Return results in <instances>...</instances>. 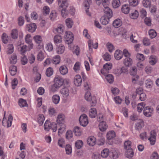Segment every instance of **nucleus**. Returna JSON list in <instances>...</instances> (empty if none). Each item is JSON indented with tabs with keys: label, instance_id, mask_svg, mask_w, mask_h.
<instances>
[{
	"label": "nucleus",
	"instance_id": "21",
	"mask_svg": "<svg viewBox=\"0 0 159 159\" xmlns=\"http://www.w3.org/2000/svg\"><path fill=\"white\" fill-rule=\"evenodd\" d=\"M125 155L126 157L130 158L134 156V152L132 148L126 149Z\"/></svg>",
	"mask_w": 159,
	"mask_h": 159
},
{
	"label": "nucleus",
	"instance_id": "4",
	"mask_svg": "<svg viewBox=\"0 0 159 159\" xmlns=\"http://www.w3.org/2000/svg\"><path fill=\"white\" fill-rule=\"evenodd\" d=\"M79 121L81 126L83 127L86 126L89 123L88 116L84 114L82 115L79 118Z\"/></svg>",
	"mask_w": 159,
	"mask_h": 159
},
{
	"label": "nucleus",
	"instance_id": "60",
	"mask_svg": "<svg viewBox=\"0 0 159 159\" xmlns=\"http://www.w3.org/2000/svg\"><path fill=\"white\" fill-rule=\"evenodd\" d=\"M66 154H70L71 153L72 149L71 146L69 144H67L65 147Z\"/></svg>",
	"mask_w": 159,
	"mask_h": 159
},
{
	"label": "nucleus",
	"instance_id": "11",
	"mask_svg": "<svg viewBox=\"0 0 159 159\" xmlns=\"http://www.w3.org/2000/svg\"><path fill=\"white\" fill-rule=\"evenodd\" d=\"M65 117L64 115L62 114H59L57 119V122L59 125L65 124Z\"/></svg>",
	"mask_w": 159,
	"mask_h": 159
},
{
	"label": "nucleus",
	"instance_id": "12",
	"mask_svg": "<svg viewBox=\"0 0 159 159\" xmlns=\"http://www.w3.org/2000/svg\"><path fill=\"white\" fill-rule=\"evenodd\" d=\"M105 16L108 18H111L113 16V13L112 10L108 6H106L104 9Z\"/></svg>",
	"mask_w": 159,
	"mask_h": 159
},
{
	"label": "nucleus",
	"instance_id": "3",
	"mask_svg": "<svg viewBox=\"0 0 159 159\" xmlns=\"http://www.w3.org/2000/svg\"><path fill=\"white\" fill-rule=\"evenodd\" d=\"M85 98L86 100L88 101H92L91 103V107L94 106L96 105L97 102L96 98L95 97H92L89 92L87 91L85 95Z\"/></svg>",
	"mask_w": 159,
	"mask_h": 159
},
{
	"label": "nucleus",
	"instance_id": "31",
	"mask_svg": "<svg viewBox=\"0 0 159 159\" xmlns=\"http://www.w3.org/2000/svg\"><path fill=\"white\" fill-rule=\"evenodd\" d=\"M18 104L20 107H24L28 106V104L26 101L22 98H20L19 99Z\"/></svg>",
	"mask_w": 159,
	"mask_h": 159
},
{
	"label": "nucleus",
	"instance_id": "52",
	"mask_svg": "<svg viewBox=\"0 0 159 159\" xmlns=\"http://www.w3.org/2000/svg\"><path fill=\"white\" fill-rule=\"evenodd\" d=\"M88 43L89 48V52L91 53L93 52L92 47H93V41L92 40H89L88 41Z\"/></svg>",
	"mask_w": 159,
	"mask_h": 159
},
{
	"label": "nucleus",
	"instance_id": "46",
	"mask_svg": "<svg viewBox=\"0 0 159 159\" xmlns=\"http://www.w3.org/2000/svg\"><path fill=\"white\" fill-rule=\"evenodd\" d=\"M83 143L82 140H78L75 143V147L78 149H80L83 146Z\"/></svg>",
	"mask_w": 159,
	"mask_h": 159
},
{
	"label": "nucleus",
	"instance_id": "53",
	"mask_svg": "<svg viewBox=\"0 0 159 159\" xmlns=\"http://www.w3.org/2000/svg\"><path fill=\"white\" fill-rule=\"evenodd\" d=\"M145 84L146 87L150 88L152 87L153 84V83L150 79H148L145 81Z\"/></svg>",
	"mask_w": 159,
	"mask_h": 159
},
{
	"label": "nucleus",
	"instance_id": "40",
	"mask_svg": "<svg viewBox=\"0 0 159 159\" xmlns=\"http://www.w3.org/2000/svg\"><path fill=\"white\" fill-rule=\"evenodd\" d=\"M106 76V79L107 81L109 83H112L114 81V77L111 74H106L104 75Z\"/></svg>",
	"mask_w": 159,
	"mask_h": 159
},
{
	"label": "nucleus",
	"instance_id": "17",
	"mask_svg": "<svg viewBox=\"0 0 159 159\" xmlns=\"http://www.w3.org/2000/svg\"><path fill=\"white\" fill-rule=\"evenodd\" d=\"M96 141V139L94 136H91L88 138L87 142L89 145L93 146L95 145Z\"/></svg>",
	"mask_w": 159,
	"mask_h": 159
},
{
	"label": "nucleus",
	"instance_id": "59",
	"mask_svg": "<svg viewBox=\"0 0 159 159\" xmlns=\"http://www.w3.org/2000/svg\"><path fill=\"white\" fill-rule=\"evenodd\" d=\"M13 120V117L11 114H10L8 117V120L7 122V127H10L12 124V121Z\"/></svg>",
	"mask_w": 159,
	"mask_h": 159
},
{
	"label": "nucleus",
	"instance_id": "5",
	"mask_svg": "<svg viewBox=\"0 0 159 159\" xmlns=\"http://www.w3.org/2000/svg\"><path fill=\"white\" fill-rule=\"evenodd\" d=\"M153 109L150 106H146L144 108L143 110L144 115L147 117H149L152 116L153 112Z\"/></svg>",
	"mask_w": 159,
	"mask_h": 159
},
{
	"label": "nucleus",
	"instance_id": "47",
	"mask_svg": "<svg viewBox=\"0 0 159 159\" xmlns=\"http://www.w3.org/2000/svg\"><path fill=\"white\" fill-rule=\"evenodd\" d=\"M139 16V13L136 10H135L130 14V17L133 19H136Z\"/></svg>",
	"mask_w": 159,
	"mask_h": 159
},
{
	"label": "nucleus",
	"instance_id": "27",
	"mask_svg": "<svg viewBox=\"0 0 159 159\" xmlns=\"http://www.w3.org/2000/svg\"><path fill=\"white\" fill-rule=\"evenodd\" d=\"M156 135L152 133V132H151L150 136L148 140H149L150 144L151 145H154L156 141Z\"/></svg>",
	"mask_w": 159,
	"mask_h": 159
},
{
	"label": "nucleus",
	"instance_id": "25",
	"mask_svg": "<svg viewBox=\"0 0 159 159\" xmlns=\"http://www.w3.org/2000/svg\"><path fill=\"white\" fill-rule=\"evenodd\" d=\"M110 18L104 16L102 17L100 19V21L101 23L103 25H106L108 24L109 21V19Z\"/></svg>",
	"mask_w": 159,
	"mask_h": 159
},
{
	"label": "nucleus",
	"instance_id": "16",
	"mask_svg": "<svg viewBox=\"0 0 159 159\" xmlns=\"http://www.w3.org/2000/svg\"><path fill=\"white\" fill-rule=\"evenodd\" d=\"M27 27L28 31L31 33L34 32L36 28V26L34 23H31L30 24L27 25Z\"/></svg>",
	"mask_w": 159,
	"mask_h": 159
},
{
	"label": "nucleus",
	"instance_id": "29",
	"mask_svg": "<svg viewBox=\"0 0 159 159\" xmlns=\"http://www.w3.org/2000/svg\"><path fill=\"white\" fill-rule=\"evenodd\" d=\"M74 131L76 136H80L81 135L82 130L80 127L75 126L74 128Z\"/></svg>",
	"mask_w": 159,
	"mask_h": 159
},
{
	"label": "nucleus",
	"instance_id": "9",
	"mask_svg": "<svg viewBox=\"0 0 159 159\" xmlns=\"http://www.w3.org/2000/svg\"><path fill=\"white\" fill-rule=\"evenodd\" d=\"M70 87H65L61 89L60 90V93L62 96L65 98L69 96L70 93Z\"/></svg>",
	"mask_w": 159,
	"mask_h": 159
},
{
	"label": "nucleus",
	"instance_id": "1",
	"mask_svg": "<svg viewBox=\"0 0 159 159\" xmlns=\"http://www.w3.org/2000/svg\"><path fill=\"white\" fill-rule=\"evenodd\" d=\"M54 84L50 87V91L54 92L57 91L58 89L63 84L64 80L60 76L57 75L54 78Z\"/></svg>",
	"mask_w": 159,
	"mask_h": 159
},
{
	"label": "nucleus",
	"instance_id": "63",
	"mask_svg": "<svg viewBox=\"0 0 159 159\" xmlns=\"http://www.w3.org/2000/svg\"><path fill=\"white\" fill-rule=\"evenodd\" d=\"M107 47L110 52H112L114 50V47L113 44L110 43H108L107 44Z\"/></svg>",
	"mask_w": 159,
	"mask_h": 159
},
{
	"label": "nucleus",
	"instance_id": "43",
	"mask_svg": "<svg viewBox=\"0 0 159 159\" xmlns=\"http://www.w3.org/2000/svg\"><path fill=\"white\" fill-rule=\"evenodd\" d=\"M17 57L15 54H13L10 59V62L12 64H15L17 61Z\"/></svg>",
	"mask_w": 159,
	"mask_h": 159
},
{
	"label": "nucleus",
	"instance_id": "55",
	"mask_svg": "<svg viewBox=\"0 0 159 159\" xmlns=\"http://www.w3.org/2000/svg\"><path fill=\"white\" fill-rule=\"evenodd\" d=\"M57 15V14L56 11H52L50 14V18L51 20H53L56 18Z\"/></svg>",
	"mask_w": 159,
	"mask_h": 159
},
{
	"label": "nucleus",
	"instance_id": "56",
	"mask_svg": "<svg viewBox=\"0 0 159 159\" xmlns=\"http://www.w3.org/2000/svg\"><path fill=\"white\" fill-rule=\"evenodd\" d=\"M24 23V17L22 16H20L18 19V25L20 26H22Z\"/></svg>",
	"mask_w": 159,
	"mask_h": 159
},
{
	"label": "nucleus",
	"instance_id": "19",
	"mask_svg": "<svg viewBox=\"0 0 159 159\" xmlns=\"http://www.w3.org/2000/svg\"><path fill=\"white\" fill-rule=\"evenodd\" d=\"M10 75L12 76L15 75L17 71V68L16 66L12 65L9 67V70Z\"/></svg>",
	"mask_w": 159,
	"mask_h": 159
},
{
	"label": "nucleus",
	"instance_id": "30",
	"mask_svg": "<svg viewBox=\"0 0 159 159\" xmlns=\"http://www.w3.org/2000/svg\"><path fill=\"white\" fill-rule=\"evenodd\" d=\"M59 71L62 75H65L68 72V69L65 66H61L59 68Z\"/></svg>",
	"mask_w": 159,
	"mask_h": 159
},
{
	"label": "nucleus",
	"instance_id": "44",
	"mask_svg": "<svg viewBox=\"0 0 159 159\" xmlns=\"http://www.w3.org/2000/svg\"><path fill=\"white\" fill-rule=\"evenodd\" d=\"M13 51L14 47L13 45L12 44L8 45L7 52V54H11L13 52Z\"/></svg>",
	"mask_w": 159,
	"mask_h": 159
},
{
	"label": "nucleus",
	"instance_id": "32",
	"mask_svg": "<svg viewBox=\"0 0 159 159\" xmlns=\"http://www.w3.org/2000/svg\"><path fill=\"white\" fill-rule=\"evenodd\" d=\"M130 10V8L128 5L125 4L123 5L121 8V11L123 13L127 14L129 13Z\"/></svg>",
	"mask_w": 159,
	"mask_h": 159
},
{
	"label": "nucleus",
	"instance_id": "15",
	"mask_svg": "<svg viewBox=\"0 0 159 159\" xmlns=\"http://www.w3.org/2000/svg\"><path fill=\"white\" fill-rule=\"evenodd\" d=\"M59 6L61 8L67 7L69 3L67 0H57Z\"/></svg>",
	"mask_w": 159,
	"mask_h": 159
},
{
	"label": "nucleus",
	"instance_id": "34",
	"mask_svg": "<svg viewBox=\"0 0 159 159\" xmlns=\"http://www.w3.org/2000/svg\"><path fill=\"white\" fill-rule=\"evenodd\" d=\"M65 50L64 46L61 44L57 48V52L58 54H61L64 52Z\"/></svg>",
	"mask_w": 159,
	"mask_h": 159
},
{
	"label": "nucleus",
	"instance_id": "36",
	"mask_svg": "<svg viewBox=\"0 0 159 159\" xmlns=\"http://www.w3.org/2000/svg\"><path fill=\"white\" fill-rule=\"evenodd\" d=\"M122 24V22L120 19H116L114 21L113 25L115 27L117 28L121 26Z\"/></svg>",
	"mask_w": 159,
	"mask_h": 159
},
{
	"label": "nucleus",
	"instance_id": "20",
	"mask_svg": "<svg viewBox=\"0 0 159 159\" xmlns=\"http://www.w3.org/2000/svg\"><path fill=\"white\" fill-rule=\"evenodd\" d=\"M64 29V27L63 25L59 24L58 25L57 27L54 30L57 33L61 34L63 32Z\"/></svg>",
	"mask_w": 159,
	"mask_h": 159
},
{
	"label": "nucleus",
	"instance_id": "38",
	"mask_svg": "<svg viewBox=\"0 0 159 159\" xmlns=\"http://www.w3.org/2000/svg\"><path fill=\"white\" fill-rule=\"evenodd\" d=\"M109 154V149L107 148H105L102 151L101 155L102 157L106 158L108 157Z\"/></svg>",
	"mask_w": 159,
	"mask_h": 159
},
{
	"label": "nucleus",
	"instance_id": "23",
	"mask_svg": "<svg viewBox=\"0 0 159 159\" xmlns=\"http://www.w3.org/2000/svg\"><path fill=\"white\" fill-rule=\"evenodd\" d=\"M99 126L100 130L102 131H104L106 130L107 127L106 122L104 121H102L100 123Z\"/></svg>",
	"mask_w": 159,
	"mask_h": 159
},
{
	"label": "nucleus",
	"instance_id": "42",
	"mask_svg": "<svg viewBox=\"0 0 159 159\" xmlns=\"http://www.w3.org/2000/svg\"><path fill=\"white\" fill-rule=\"evenodd\" d=\"M59 128L58 129V134L60 135L62 134L63 131L65 130L66 126L65 124L59 125Z\"/></svg>",
	"mask_w": 159,
	"mask_h": 159
},
{
	"label": "nucleus",
	"instance_id": "51",
	"mask_svg": "<svg viewBox=\"0 0 159 159\" xmlns=\"http://www.w3.org/2000/svg\"><path fill=\"white\" fill-rule=\"evenodd\" d=\"M149 34L151 39L155 38L157 36V33L154 30H151L148 32Z\"/></svg>",
	"mask_w": 159,
	"mask_h": 159
},
{
	"label": "nucleus",
	"instance_id": "7",
	"mask_svg": "<svg viewBox=\"0 0 159 159\" xmlns=\"http://www.w3.org/2000/svg\"><path fill=\"white\" fill-rule=\"evenodd\" d=\"M112 66L111 63H107L104 65L103 68L101 70L102 74L104 75H106L109 72V70L111 69Z\"/></svg>",
	"mask_w": 159,
	"mask_h": 159
},
{
	"label": "nucleus",
	"instance_id": "8",
	"mask_svg": "<svg viewBox=\"0 0 159 159\" xmlns=\"http://www.w3.org/2000/svg\"><path fill=\"white\" fill-rule=\"evenodd\" d=\"M65 38L67 43L68 44H70L72 43L73 40V35L70 32H66Z\"/></svg>",
	"mask_w": 159,
	"mask_h": 159
},
{
	"label": "nucleus",
	"instance_id": "13",
	"mask_svg": "<svg viewBox=\"0 0 159 159\" xmlns=\"http://www.w3.org/2000/svg\"><path fill=\"white\" fill-rule=\"evenodd\" d=\"M144 126V123L142 120H140L135 124V129L138 131H140Z\"/></svg>",
	"mask_w": 159,
	"mask_h": 159
},
{
	"label": "nucleus",
	"instance_id": "54",
	"mask_svg": "<svg viewBox=\"0 0 159 159\" xmlns=\"http://www.w3.org/2000/svg\"><path fill=\"white\" fill-rule=\"evenodd\" d=\"M129 5L131 7H135L137 6L139 3L138 0H129Z\"/></svg>",
	"mask_w": 159,
	"mask_h": 159
},
{
	"label": "nucleus",
	"instance_id": "62",
	"mask_svg": "<svg viewBox=\"0 0 159 159\" xmlns=\"http://www.w3.org/2000/svg\"><path fill=\"white\" fill-rule=\"evenodd\" d=\"M53 74L52 69L50 67L48 68L46 72V74L48 77H50Z\"/></svg>",
	"mask_w": 159,
	"mask_h": 159
},
{
	"label": "nucleus",
	"instance_id": "48",
	"mask_svg": "<svg viewBox=\"0 0 159 159\" xmlns=\"http://www.w3.org/2000/svg\"><path fill=\"white\" fill-rule=\"evenodd\" d=\"M142 3L144 7L148 8L150 7L151 5V0H143Z\"/></svg>",
	"mask_w": 159,
	"mask_h": 159
},
{
	"label": "nucleus",
	"instance_id": "57",
	"mask_svg": "<svg viewBox=\"0 0 159 159\" xmlns=\"http://www.w3.org/2000/svg\"><path fill=\"white\" fill-rule=\"evenodd\" d=\"M131 142L130 141H126L124 143V146L125 149H129L131 148Z\"/></svg>",
	"mask_w": 159,
	"mask_h": 159
},
{
	"label": "nucleus",
	"instance_id": "58",
	"mask_svg": "<svg viewBox=\"0 0 159 159\" xmlns=\"http://www.w3.org/2000/svg\"><path fill=\"white\" fill-rule=\"evenodd\" d=\"M73 137L72 132L70 130H68L67 131L66 134V139H70Z\"/></svg>",
	"mask_w": 159,
	"mask_h": 159
},
{
	"label": "nucleus",
	"instance_id": "35",
	"mask_svg": "<svg viewBox=\"0 0 159 159\" xmlns=\"http://www.w3.org/2000/svg\"><path fill=\"white\" fill-rule=\"evenodd\" d=\"M60 100V97L57 94L54 95L52 97V102L55 104H57L58 103Z\"/></svg>",
	"mask_w": 159,
	"mask_h": 159
},
{
	"label": "nucleus",
	"instance_id": "37",
	"mask_svg": "<svg viewBox=\"0 0 159 159\" xmlns=\"http://www.w3.org/2000/svg\"><path fill=\"white\" fill-rule=\"evenodd\" d=\"M65 22L66 25L68 28H72L73 25V22L71 19L68 18L66 19Z\"/></svg>",
	"mask_w": 159,
	"mask_h": 159
},
{
	"label": "nucleus",
	"instance_id": "33",
	"mask_svg": "<svg viewBox=\"0 0 159 159\" xmlns=\"http://www.w3.org/2000/svg\"><path fill=\"white\" fill-rule=\"evenodd\" d=\"M45 118L43 114H39V115L38 118V122L39 125H42L44 121Z\"/></svg>",
	"mask_w": 159,
	"mask_h": 159
},
{
	"label": "nucleus",
	"instance_id": "22",
	"mask_svg": "<svg viewBox=\"0 0 159 159\" xmlns=\"http://www.w3.org/2000/svg\"><path fill=\"white\" fill-rule=\"evenodd\" d=\"M132 63V60L130 57H126L124 60V63L126 66L129 67L131 66Z\"/></svg>",
	"mask_w": 159,
	"mask_h": 159
},
{
	"label": "nucleus",
	"instance_id": "39",
	"mask_svg": "<svg viewBox=\"0 0 159 159\" xmlns=\"http://www.w3.org/2000/svg\"><path fill=\"white\" fill-rule=\"evenodd\" d=\"M115 136V132L113 131L108 132L106 135L107 138L108 140L114 138Z\"/></svg>",
	"mask_w": 159,
	"mask_h": 159
},
{
	"label": "nucleus",
	"instance_id": "14",
	"mask_svg": "<svg viewBox=\"0 0 159 159\" xmlns=\"http://www.w3.org/2000/svg\"><path fill=\"white\" fill-rule=\"evenodd\" d=\"M82 82V80L80 75H76L74 79V83L75 85L77 86H80Z\"/></svg>",
	"mask_w": 159,
	"mask_h": 159
},
{
	"label": "nucleus",
	"instance_id": "2",
	"mask_svg": "<svg viewBox=\"0 0 159 159\" xmlns=\"http://www.w3.org/2000/svg\"><path fill=\"white\" fill-rule=\"evenodd\" d=\"M44 129L46 131H48L51 128L53 132L56 131L57 129V124L54 123H51L49 121L46 120L44 125Z\"/></svg>",
	"mask_w": 159,
	"mask_h": 159
},
{
	"label": "nucleus",
	"instance_id": "24",
	"mask_svg": "<svg viewBox=\"0 0 159 159\" xmlns=\"http://www.w3.org/2000/svg\"><path fill=\"white\" fill-rule=\"evenodd\" d=\"M89 116L91 118L95 117L97 116V112L96 108H93L89 111Z\"/></svg>",
	"mask_w": 159,
	"mask_h": 159
},
{
	"label": "nucleus",
	"instance_id": "45",
	"mask_svg": "<svg viewBox=\"0 0 159 159\" xmlns=\"http://www.w3.org/2000/svg\"><path fill=\"white\" fill-rule=\"evenodd\" d=\"M52 61V63L55 64H58L60 62V57L57 55L53 57Z\"/></svg>",
	"mask_w": 159,
	"mask_h": 159
},
{
	"label": "nucleus",
	"instance_id": "50",
	"mask_svg": "<svg viewBox=\"0 0 159 159\" xmlns=\"http://www.w3.org/2000/svg\"><path fill=\"white\" fill-rule=\"evenodd\" d=\"M156 57L155 56H151L149 59V62L150 64L154 65L155 64L157 61Z\"/></svg>",
	"mask_w": 159,
	"mask_h": 159
},
{
	"label": "nucleus",
	"instance_id": "49",
	"mask_svg": "<svg viewBox=\"0 0 159 159\" xmlns=\"http://www.w3.org/2000/svg\"><path fill=\"white\" fill-rule=\"evenodd\" d=\"M2 42L5 44H7L8 42V36L5 33L2 34Z\"/></svg>",
	"mask_w": 159,
	"mask_h": 159
},
{
	"label": "nucleus",
	"instance_id": "6",
	"mask_svg": "<svg viewBox=\"0 0 159 159\" xmlns=\"http://www.w3.org/2000/svg\"><path fill=\"white\" fill-rule=\"evenodd\" d=\"M35 43L38 45L39 48L40 49L43 48V44L41 37L39 35H35L33 37Z\"/></svg>",
	"mask_w": 159,
	"mask_h": 159
},
{
	"label": "nucleus",
	"instance_id": "10",
	"mask_svg": "<svg viewBox=\"0 0 159 159\" xmlns=\"http://www.w3.org/2000/svg\"><path fill=\"white\" fill-rule=\"evenodd\" d=\"M30 37L31 35L29 34L25 36V42L28 44L29 50L32 48L33 46L32 40L30 39Z\"/></svg>",
	"mask_w": 159,
	"mask_h": 159
},
{
	"label": "nucleus",
	"instance_id": "64",
	"mask_svg": "<svg viewBox=\"0 0 159 159\" xmlns=\"http://www.w3.org/2000/svg\"><path fill=\"white\" fill-rule=\"evenodd\" d=\"M35 59V56L33 54H31L28 57V61L30 64L34 63Z\"/></svg>",
	"mask_w": 159,
	"mask_h": 159
},
{
	"label": "nucleus",
	"instance_id": "26",
	"mask_svg": "<svg viewBox=\"0 0 159 159\" xmlns=\"http://www.w3.org/2000/svg\"><path fill=\"white\" fill-rule=\"evenodd\" d=\"M11 34L12 39H17L18 35V32L17 30L16 29L12 30Z\"/></svg>",
	"mask_w": 159,
	"mask_h": 159
},
{
	"label": "nucleus",
	"instance_id": "61",
	"mask_svg": "<svg viewBox=\"0 0 159 159\" xmlns=\"http://www.w3.org/2000/svg\"><path fill=\"white\" fill-rule=\"evenodd\" d=\"M137 70L135 66H133L130 68V74L131 75L135 76L136 75Z\"/></svg>",
	"mask_w": 159,
	"mask_h": 159
},
{
	"label": "nucleus",
	"instance_id": "41",
	"mask_svg": "<svg viewBox=\"0 0 159 159\" xmlns=\"http://www.w3.org/2000/svg\"><path fill=\"white\" fill-rule=\"evenodd\" d=\"M120 3L119 0H113L112 5L114 8H116L118 7L120 5Z\"/></svg>",
	"mask_w": 159,
	"mask_h": 159
},
{
	"label": "nucleus",
	"instance_id": "28",
	"mask_svg": "<svg viewBox=\"0 0 159 159\" xmlns=\"http://www.w3.org/2000/svg\"><path fill=\"white\" fill-rule=\"evenodd\" d=\"M53 40L55 43L58 44L61 42L62 38L61 36L59 35H56L54 37Z\"/></svg>",
	"mask_w": 159,
	"mask_h": 159
},
{
	"label": "nucleus",
	"instance_id": "18",
	"mask_svg": "<svg viewBox=\"0 0 159 159\" xmlns=\"http://www.w3.org/2000/svg\"><path fill=\"white\" fill-rule=\"evenodd\" d=\"M123 56V53L120 50H116L114 53L115 58L117 60H119L122 58Z\"/></svg>",
	"mask_w": 159,
	"mask_h": 159
}]
</instances>
